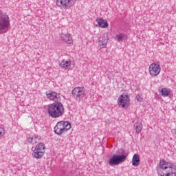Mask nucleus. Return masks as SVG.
Segmentation results:
<instances>
[{"label": "nucleus", "instance_id": "nucleus-12", "mask_svg": "<svg viewBox=\"0 0 176 176\" xmlns=\"http://www.w3.org/2000/svg\"><path fill=\"white\" fill-rule=\"evenodd\" d=\"M60 38L63 41V42L67 43L68 45H71V43L73 42L72 36H71L68 33L62 32L60 34Z\"/></svg>", "mask_w": 176, "mask_h": 176}, {"label": "nucleus", "instance_id": "nucleus-20", "mask_svg": "<svg viewBox=\"0 0 176 176\" xmlns=\"http://www.w3.org/2000/svg\"><path fill=\"white\" fill-rule=\"evenodd\" d=\"M60 67L62 68H68L71 65V61L68 60H62L59 64Z\"/></svg>", "mask_w": 176, "mask_h": 176}, {"label": "nucleus", "instance_id": "nucleus-17", "mask_svg": "<svg viewBox=\"0 0 176 176\" xmlns=\"http://www.w3.org/2000/svg\"><path fill=\"white\" fill-rule=\"evenodd\" d=\"M38 141H39V138L36 135L30 136L28 138V142L29 144H36Z\"/></svg>", "mask_w": 176, "mask_h": 176}, {"label": "nucleus", "instance_id": "nucleus-23", "mask_svg": "<svg viewBox=\"0 0 176 176\" xmlns=\"http://www.w3.org/2000/svg\"><path fill=\"white\" fill-rule=\"evenodd\" d=\"M136 99H137V100L139 101V102L142 101V98H141V96H140V94H138V95L136 96Z\"/></svg>", "mask_w": 176, "mask_h": 176}, {"label": "nucleus", "instance_id": "nucleus-3", "mask_svg": "<svg viewBox=\"0 0 176 176\" xmlns=\"http://www.w3.org/2000/svg\"><path fill=\"white\" fill-rule=\"evenodd\" d=\"M69 129H71V122L68 121H60L56 124L54 130L57 135H61L63 133H67Z\"/></svg>", "mask_w": 176, "mask_h": 176}, {"label": "nucleus", "instance_id": "nucleus-2", "mask_svg": "<svg viewBox=\"0 0 176 176\" xmlns=\"http://www.w3.org/2000/svg\"><path fill=\"white\" fill-rule=\"evenodd\" d=\"M47 113L50 118H56L63 116L65 112L64 105L60 101H55L47 105Z\"/></svg>", "mask_w": 176, "mask_h": 176}, {"label": "nucleus", "instance_id": "nucleus-14", "mask_svg": "<svg viewBox=\"0 0 176 176\" xmlns=\"http://www.w3.org/2000/svg\"><path fill=\"white\" fill-rule=\"evenodd\" d=\"M96 22L100 28H108V21L104 20L102 18H97Z\"/></svg>", "mask_w": 176, "mask_h": 176}, {"label": "nucleus", "instance_id": "nucleus-6", "mask_svg": "<svg viewBox=\"0 0 176 176\" xmlns=\"http://www.w3.org/2000/svg\"><path fill=\"white\" fill-rule=\"evenodd\" d=\"M9 21V16L3 14L0 10V31L1 30H6L10 25Z\"/></svg>", "mask_w": 176, "mask_h": 176}, {"label": "nucleus", "instance_id": "nucleus-15", "mask_svg": "<svg viewBox=\"0 0 176 176\" xmlns=\"http://www.w3.org/2000/svg\"><path fill=\"white\" fill-rule=\"evenodd\" d=\"M132 165L134 167H138L140 166V155L138 154H134L132 158Z\"/></svg>", "mask_w": 176, "mask_h": 176}, {"label": "nucleus", "instance_id": "nucleus-8", "mask_svg": "<svg viewBox=\"0 0 176 176\" xmlns=\"http://www.w3.org/2000/svg\"><path fill=\"white\" fill-rule=\"evenodd\" d=\"M118 104L119 107H122V108H124L126 105H129V104H130L129 95L126 94L120 95L118 100Z\"/></svg>", "mask_w": 176, "mask_h": 176}, {"label": "nucleus", "instance_id": "nucleus-10", "mask_svg": "<svg viewBox=\"0 0 176 176\" xmlns=\"http://www.w3.org/2000/svg\"><path fill=\"white\" fill-rule=\"evenodd\" d=\"M45 94L48 100H51L52 101H56V100L57 101H61V94H57L56 91H47Z\"/></svg>", "mask_w": 176, "mask_h": 176}, {"label": "nucleus", "instance_id": "nucleus-21", "mask_svg": "<svg viewBox=\"0 0 176 176\" xmlns=\"http://www.w3.org/2000/svg\"><path fill=\"white\" fill-rule=\"evenodd\" d=\"M170 93H171V91L168 89L162 88L161 89V94L164 97H168L170 96Z\"/></svg>", "mask_w": 176, "mask_h": 176}, {"label": "nucleus", "instance_id": "nucleus-1", "mask_svg": "<svg viewBox=\"0 0 176 176\" xmlns=\"http://www.w3.org/2000/svg\"><path fill=\"white\" fill-rule=\"evenodd\" d=\"M157 173L160 176H176V166L172 163L161 160L157 168Z\"/></svg>", "mask_w": 176, "mask_h": 176}, {"label": "nucleus", "instance_id": "nucleus-4", "mask_svg": "<svg viewBox=\"0 0 176 176\" xmlns=\"http://www.w3.org/2000/svg\"><path fill=\"white\" fill-rule=\"evenodd\" d=\"M129 154L127 153L122 152V155H113L109 160V164L111 167L113 166H118L123 163L126 159H127Z\"/></svg>", "mask_w": 176, "mask_h": 176}, {"label": "nucleus", "instance_id": "nucleus-7", "mask_svg": "<svg viewBox=\"0 0 176 176\" xmlns=\"http://www.w3.org/2000/svg\"><path fill=\"white\" fill-rule=\"evenodd\" d=\"M76 0H56L57 6L64 8V9H69L75 5Z\"/></svg>", "mask_w": 176, "mask_h": 176}, {"label": "nucleus", "instance_id": "nucleus-19", "mask_svg": "<svg viewBox=\"0 0 176 176\" xmlns=\"http://www.w3.org/2000/svg\"><path fill=\"white\" fill-rule=\"evenodd\" d=\"M134 128L135 133H137V134H140V133L142 131V124L141 122H135L134 124Z\"/></svg>", "mask_w": 176, "mask_h": 176}, {"label": "nucleus", "instance_id": "nucleus-18", "mask_svg": "<svg viewBox=\"0 0 176 176\" xmlns=\"http://www.w3.org/2000/svg\"><path fill=\"white\" fill-rule=\"evenodd\" d=\"M45 148L46 146H45V144L38 143V145L36 146L34 149H36V151H38L40 152H43V153H45V152H46V151H45Z\"/></svg>", "mask_w": 176, "mask_h": 176}, {"label": "nucleus", "instance_id": "nucleus-5", "mask_svg": "<svg viewBox=\"0 0 176 176\" xmlns=\"http://www.w3.org/2000/svg\"><path fill=\"white\" fill-rule=\"evenodd\" d=\"M72 96L76 100L80 101L86 96V89L83 87H75L72 91Z\"/></svg>", "mask_w": 176, "mask_h": 176}, {"label": "nucleus", "instance_id": "nucleus-13", "mask_svg": "<svg viewBox=\"0 0 176 176\" xmlns=\"http://www.w3.org/2000/svg\"><path fill=\"white\" fill-rule=\"evenodd\" d=\"M127 34L124 33H119L116 34L114 39L118 42V43H122L124 41H127Z\"/></svg>", "mask_w": 176, "mask_h": 176}, {"label": "nucleus", "instance_id": "nucleus-9", "mask_svg": "<svg viewBox=\"0 0 176 176\" xmlns=\"http://www.w3.org/2000/svg\"><path fill=\"white\" fill-rule=\"evenodd\" d=\"M162 70L160 65L152 63L149 67V74L151 76H157Z\"/></svg>", "mask_w": 176, "mask_h": 176}, {"label": "nucleus", "instance_id": "nucleus-11", "mask_svg": "<svg viewBox=\"0 0 176 176\" xmlns=\"http://www.w3.org/2000/svg\"><path fill=\"white\" fill-rule=\"evenodd\" d=\"M108 44V36L105 34H102L99 38L98 45L100 49H104V47H107Z\"/></svg>", "mask_w": 176, "mask_h": 176}, {"label": "nucleus", "instance_id": "nucleus-22", "mask_svg": "<svg viewBox=\"0 0 176 176\" xmlns=\"http://www.w3.org/2000/svg\"><path fill=\"white\" fill-rule=\"evenodd\" d=\"M5 135V129L0 127V137H3Z\"/></svg>", "mask_w": 176, "mask_h": 176}, {"label": "nucleus", "instance_id": "nucleus-16", "mask_svg": "<svg viewBox=\"0 0 176 176\" xmlns=\"http://www.w3.org/2000/svg\"><path fill=\"white\" fill-rule=\"evenodd\" d=\"M43 155H45V153L36 149H34L32 153V156L35 157V159H42Z\"/></svg>", "mask_w": 176, "mask_h": 176}]
</instances>
